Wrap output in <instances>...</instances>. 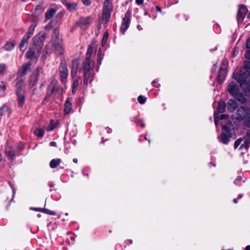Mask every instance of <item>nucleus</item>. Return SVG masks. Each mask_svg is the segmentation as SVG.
Instances as JSON below:
<instances>
[{
    "label": "nucleus",
    "instance_id": "1",
    "mask_svg": "<svg viewBox=\"0 0 250 250\" xmlns=\"http://www.w3.org/2000/svg\"><path fill=\"white\" fill-rule=\"evenodd\" d=\"M46 36L45 33H40L32 39V44L26 53V56L28 59L37 60L39 57Z\"/></svg>",
    "mask_w": 250,
    "mask_h": 250
},
{
    "label": "nucleus",
    "instance_id": "2",
    "mask_svg": "<svg viewBox=\"0 0 250 250\" xmlns=\"http://www.w3.org/2000/svg\"><path fill=\"white\" fill-rule=\"evenodd\" d=\"M93 47L89 45L86 56V60L83 66L84 72V83L87 84L88 83H90L92 80L93 75L91 71L93 70L94 67V62L90 60L91 55L93 53Z\"/></svg>",
    "mask_w": 250,
    "mask_h": 250
},
{
    "label": "nucleus",
    "instance_id": "3",
    "mask_svg": "<svg viewBox=\"0 0 250 250\" xmlns=\"http://www.w3.org/2000/svg\"><path fill=\"white\" fill-rule=\"evenodd\" d=\"M250 77V70L243 71L240 70V73H236L234 75V78L240 84L241 88L244 92L250 91V80H247V77Z\"/></svg>",
    "mask_w": 250,
    "mask_h": 250
},
{
    "label": "nucleus",
    "instance_id": "4",
    "mask_svg": "<svg viewBox=\"0 0 250 250\" xmlns=\"http://www.w3.org/2000/svg\"><path fill=\"white\" fill-rule=\"evenodd\" d=\"M16 94L18 98V104L22 107L24 102V80L22 78L17 77L15 80Z\"/></svg>",
    "mask_w": 250,
    "mask_h": 250
},
{
    "label": "nucleus",
    "instance_id": "5",
    "mask_svg": "<svg viewBox=\"0 0 250 250\" xmlns=\"http://www.w3.org/2000/svg\"><path fill=\"white\" fill-rule=\"evenodd\" d=\"M57 81L56 79L52 77L51 78V82L48 86L47 90L46 96L44 100H48L54 93H58V94H62L63 91V89L57 85Z\"/></svg>",
    "mask_w": 250,
    "mask_h": 250
},
{
    "label": "nucleus",
    "instance_id": "6",
    "mask_svg": "<svg viewBox=\"0 0 250 250\" xmlns=\"http://www.w3.org/2000/svg\"><path fill=\"white\" fill-rule=\"evenodd\" d=\"M59 69L61 80L62 83H64L66 82L68 74V71L65 61L61 62Z\"/></svg>",
    "mask_w": 250,
    "mask_h": 250
},
{
    "label": "nucleus",
    "instance_id": "7",
    "mask_svg": "<svg viewBox=\"0 0 250 250\" xmlns=\"http://www.w3.org/2000/svg\"><path fill=\"white\" fill-rule=\"evenodd\" d=\"M42 73L43 69L41 67L37 68L36 70L33 72L31 76L29 81V85L31 87H33L39 81V76L41 74H42Z\"/></svg>",
    "mask_w": 250,
    "mask_h": 250
},
{
    "label": "nucleus",
    "instance_id": "8",
    "mask_svg": "<svg viewBox=\"0 0 250 250\" xmlns=\"http://www.w3.org/2000/svg\"><path fill=\"white\" fill-rule=\"evenodd\" d=\"M250 114L249 103L246 105V107L241 106L237 111V117L236 118L238 120H242L248 116Z\"/></svg>",
    "mask_w": 250,
    "mask_h": 250
},
{
    "label": "nucleus",
    "instance_id": "9",
    "mask_svg": "<svg viewBox=\"0 0 250 250\" xmlns=\"http://www.w3.org/2000/svg\"><path fill=\"white\" fill-rule=\"evenodd\" d=\"M248 10L245 5H240L238 10L237 18L238 22L242 21L247 15Z\"/></svg>",
    "mask_w": 250,
    "mask_h": 250
},
{
    "label": "nucleus",
    "instance_id": "10",
    "mask_svg": "<svg viewBox=\"0 0 250 250\" xmlns=\"http://www.w3.org/2000/svg\"><path fill=\"white\" fill-rule=\"evenodd\" d=\"M130 12L128 11L126 12L125 16L123 19V23L121 26V31L124 34L125 31L128 28L129 25Z\"/></svg>",
    "mask_w": 250,
    "mask_h": 250
},
{
    "label": "nucleus",
    "instance_id": "11",
    "mask_svg": "<svg viewBox=\"0 0 250 250\" xmlns=\"http://www.w3.org/2000/svg\"><path fill=\"white\" fill-rule=\"evenodd\" d=\"M54 32H55V34H56V39L55 40V44L54 50H55L56 53L58 56H62L63 53V48H62V45L60 43L57 42L58 38V32L57 30H55Z\"/></svg>",
    "mask_w": 250,
    "mask_h": 250
},
{
    "label": "nucleus",
    "instance_id": "12",
    "mask_svg": "<svg viewBox=\"0 0 250 250\" xmlns=\"http://www.w3.org/2000/svg\"><path fill=\"white\" fill-rule=\"evenodd\" d=\"M30 65L31 64L30 63L23 64L18 70V77L21 78V77L25 76L27 74V71L30 69Z\"/></svg>",
    "mask_w": 250,
    "mask_h": 250
},
{
    "label": "nucleus",
    "instance_id": "13",
    "mask_svg": "<svg viewBox=\"0 0 250 250\" xmlns=\"http://www.w3.org/2000/svg\"><path fill=\"white\" fill-rule=\"evenodd\" d=\"M111 6L103 5V12L102 14L103 20L106 22L110 17Z\"/></svg>",
    "mask_w": 250,
    "mask_h": 250
},
{
    "label": "nucleus",
    "instance_id": "14",
    "mask_svg": "<svg viewBox=\"0 0 250 250\" xmlns=\"http://www.w3.org/2000/svg\"><path fill=\"white\" fill-rule=\"evenodd\" d=\"M246 145V143H245V141H243V139L242 138H240L236 140L235 142L234 145V148L235 149L237 148L239 146V149L240 150H242L244 149L245 150H248L249 148H247L245 146Z\"/></svg>",
    "mask_w": 250,
    "mask_h": 250
},
{
    "label": "nucleus",
    "instance_id": "15",
    "mask_svg": "<svg viewBox=\"0 0 250 250\" xmlns=\"http://www.w3.org/2000/svg\"><path fill=\"white\" fill-rule=\"evenodd\" d=\"M228 90L229 92L233 96L236 93L238 92V86L235 82H232L229 84Z\"/></svg>",
    "mask_w": 250,
    "mask_h": 250
},
{
    "label": "nucleus",
    "instance_id": "16",
    "mask_svg": "<svg viewBox=\"0 0 250 250\" xmlns=\"http://www.w3.org/2000/svg\"><path fill=\"white\" fill-rule=\"evenodd\" d=\"M78 70V60L75 59L72 62L71 65V75L72 77H75L77 76Z\"/></svg>",
    "mask_w": 250,
    "mask_h": 250
},
{
    "label": "nucleus",
    "instance_id": "17",
    "mask_svg": "<svg viewBox=\"0 0 250 250\" xmlns=\"http://www.w3.org/2000/svg\"><path fill=\"white\" fill-rule=\"evenodd\" d=\"M237 107L238 104L234 100L230 99L228 102V109L230 112L234 111Z\"/></svg>",
    "mask_w": 250,
    "mask_h": 250
},
{
    "label": "nucleus",
    "instance_id": "18",
    "mask_svg": "<svg viewBox=\"0 0 250 250\" xmlns=\"http://www.w3.org/2000/svg\"><path fill=\"white\" fill-rule=\"evenodd\" d=\"M227 72L225 69H221L218 73L217 80L219 83H221L225 80Z\"/></svg>",
    "mask_w": 250,
    "mask_h": 250
},
{
    "label": "nucleus",
    "instance_id": "19",
    "mask_svg": "<svg viewBox=\"0 0 250 250\" xmlns=\"http://www.w3.org/2000/svg\"><path fill=\"white\" fill-rule=\"evenodd\" d=\"M90 22L89 18H82L79 21V23L81 24V27L84 29L87 27Z\"/></svg>",
    "mask_w": 250,
    "mask_h": 250
},
{
    "label": "nucleus",
    "instance_id": "20",
    "mask_svg": "<svg viewBox=\"0 0 250 250\" xmlns=\"http://www.w3.org/2000/svg\"><path fill=\"white\" fill-rule=\"evenodd\" d=\"M55 42H50L45 47V52L46 54H49L51 53L52 51L55 49Z\"/></svg>",
    "mask_w": 250,
    "mask_h": 250
},
{
    "label": "nucleus",
    "instance_id": "21",
    "mask_svg": "<svg viewBox=\"0 0 250 250\" xmlns=\"http://www.w3.org/2000/svg\"><path fill=\"white\" fill-rule=\"evenodd\" d=\"M71 109L72 104L71 103V99L70 98H68L64 104V113L65 114H68L70 112Z\"/></svg>",
    "mask_w": 250,
    "mask_h": 250
},
{
    "label": "nucleus",
    "instance_id": "22",
    "mask_svg": "<svg viewBox=\"0 0 250 250\" xmlns=\"http://www.w3.org/2000/svg\"><path fill=\"white\" fill-rule=\"evenodd\" d=\"M234 98L238 101L241 102V103H245L247 100L244 96V95L239 92L236 93L234 95H233Z\"/></svg>",
    "mask_w": 250,
    "mask_h": 250
},
{
    "label": "nucleus",
    "instance_id": "23",
    "mask_svg": "<svg viewBox=\"0 0 250 250\" xmlns=\"http://www.w3.org/2000/svg\"><path fill=\"white\" fill-rule=\"evenodd\" d=\"M56 13V10L54 8H49L45 13V19L46 20L51 19Z\"/></svg>",
    "mask_w": 250,
    "mask_h": 250
},
{
    "label": "nucleus",
    "instance_id": "24",
    "mask_svg": "<svg viewBox=\"0 0 250 250\" xmlns=\"http://www.w3.org/2000/svg\"><path fill=\"white\" fill-rule=\"evenodd\" d=\"M220 141L224 144L227 145L229 142L230 139L228 135L224 133H221L220 134Z\"/></svg>",
    "mask_w": 250,
    "mask_h": 250
},
{
    "label": "nucleus",
    "instance_id": "25",
    "mask_svg": "<svg viewBox=\"0 0 250 250\" xmlns=\"http://www.w3.org/2000/svg\"><path fill=\"white\" fill-rule=\"evenodd\" d=\"M36 26V24H32L31 25H30L28 32L24 36L25 37H26L28 39H29L33 34Z\"/></svg>",
    "mask_w": 250,
    "mask_h": 250
},
{
    "label": "nucleus",
    "instance_id": "26",
    "mask_svg": "<svg viewBox=\"0 0 250 250\" xmlns=\"http://www.w3.org/2000/svg\"><path fill=\"white\" fill-rule=\"evenodd\" d=\"M226 109V104L223 101H221L218 103L217 107V112L219 113H223Z\"/></svg>",
    "mask_w": 250,
    "mask_h": 250
},
{
    "label": "nucleus",
    "instance_id": "27",
    "mask_svg": "<svg viewBox=\"0 0 250 250\" xmlns=\"http://www.w3.org/2000/svg\"><path fill=\"white\" fill-rule=\"evenodd\" d=\"M61 162L60 159H53L50 163V166L52 168H55L59 166Z\"/></svg>",
    "mask_w": 250,
    "mask_h": 250
},
{
    "label": "nucleus",
    "instance_id": "28",
    "mask_svg": "<svg viewBox=\"0 0 250 250\" xmlns=\"http://www.w3.org/2000/svg\"><path fill=\"white\" fill-rule=\"evenodd\" d=\"M28 40L26 37L24 36L23 37L19 46L21 51H24L26 49V46L24 47V45L27 43Z\"/></svg>",
    "mask_w": 250,
    "mask_h": 250
},
{
    "label": "nucleus",
    "instance_id": "29",
    "mask_svg": "<svg viewBox=\"0 0 250 250\" xmlns=\"http://www.w3.org/2000/svg\"><path fill=\"white\" fill-rule=\"evenodd\" d=\"M15 45V42H7L4 47V50L6 51L12 50Z\"/></svg>",
    "mask_w": 250,
    "mask_h": 250
},
{
    "label": "nucleus",
    "instance_id": "30",
    "mask_svg": "<svg viewBox=\"0 0 250 250\" xmlns=\"http://www.w3.org/2000/svg\"><path fill=\"white\" fill-rule=\"evenodd\" d=\"M10 112H11L9 108L5 105H3L1 107H0V116H2L5 115L6 113H7V114L9 115L10 114Z\"/></svg>",
    "mask_w": 250,
    "mask_h": 250
},
{
    "label": "nucleus",
    "instance_id": "31",
    "mask_svg": "<svg viewBox=\"0 0 250 250\" xmlns=\"http://www.w3.org/2000/svg\"><path fill=\"white\" fill-rule=\"evenodd\" d=\"M245 143H246V147L249 148L250 145V132H248L246 136L243 138Z\"/></svg>",
    "mask_w": 250,
    "mask_h": 250
},
{
    "label": "nucleus",
    "instance_id": "32",
    "mask_svg": "<svg viewBox=\"0 0 250 250\" xmlns=\"http://www.w3.org/2000/svg\"><path fill=\"white\" fill-rule=\"evenodd\" d=\"M65 5H66L67 9H69L70 11H72V10L76 9L77 3H66Z\"/></svg>",
    "mask_w": 250,
    "mask_h": 250
},
{
    "label": "nucleus",
    "instance_id": "33",
    "mask_svg": "<svg viewBox=\"0 0 250 250\" xmlns=\"http://www.w3.org/2000/svg\"><path fill=\"white\" fill-rule=\"evenodd\" d=\"M7 156L12 159L14 160L15 158V154L13 150H10L6 152Z\"/></svg>",
    "mask_w": 250,
    "mask_h": 250
},
{
    "label": "nucleus",
    "instance_id": "34",
    "mask_svg": "<svg viewBox=\"0 0 250 250\" xmlns=\"http://www.w3.org/2000/svg\"><path fill=\"white\" fill-rule=\"evenodd\" d=\"M241 69H243V71L250 70V61H246L244 62V67Z\"/></svg>",
    "mask_w": 250,
    "mask_h": 250
},
{
    "label": "nucleus",
    "instance_id": "35",
    "mask_svg": "<svg viewBox=\"0 0 250 250\" xmlns=\"http://www.w3.org/2000/svg\"><path fill=\"white\" fill-rule=\"evenodd\" d=\"M34 133L38 137H42L43 135L44 131L42 129L37 128L34 130Z\"/></svg>",
    "mask_w": 250,
    "mask_h": 250
},
{
    "label": "nucleus",
    "instance_id": "36",
    "mask_svg": "<svg viewBox=\"0 0 250 250\" xmlns=\"http://www.w3.org/2000/svg\"><path fill=\"white\" fill-rule=\"evenodd\" d=\"M6 65L4 63L0 64V75H2L6 71Z\"/></svg>",
    "mask_w": 250,
    "mask_h": 250
},
{
    "label": "nucleus",
    "instance_id": "37",
    "mask_svg": "<svg viewBox=\"0 0 250 250\" xmlns=\"http://www.w3.org/2000/svg\"><path fill=\"white\" fill-rule=\"evenodd\" d=\"M78 85V81L77 80H75L73 83V89H72V92L75 93L76 92L77 90V86Z\"/></svg>",
    "mask_w": 250,
    "mask_h": 250
},
{
    "label": "nucleus",
    "instance_id": "38",
    "mask_svg": "<svg viewBox=\"0 0 250 250\" xmlns=\"http://www.w3.org/2000/svg\"><path fill=\"white\" fill-rule=\"evenodd\" d=\"M138 101L140 104H143L145 103L146 100L144 96L140 95L138 97Z\"/></svg>",
    "mask_w": 250,
    "mask_h": 250
},
{
    "label": "nucleus",
    "instance_id": "39",
    "mask_svg": "<svg viewBox=\"0 0 250 250\" xmlns=\"http://www.w3.org/2000/svg\"><path fill=\"white\" fill-rule=\"evenodd\" d=\"M55 127V126L52 124V122L50 123L48 126L46 127V130L47 131H50L53 130Z\"/></svg>",
    "mask_w": 250,
    "mask_h": 250
},
{
    "label": "nucleus",
    "instance_id": "40",
    "mask_svg": "<svg viewBox=\"0 0 250 250\" xmlns=\"http://www.w3.org/2000/svg\"><path fill=\"white\" fill-rule=\"evenodd\" d=\"M67 242L69 245H74L75 244V238L73 236H70V239H67Z\"/></svg>",
    "mask_w": 250,
    "mask_h": 250
},
{
    "label": "nucleus",
    "instance_id": "41",
    "mask_svg": "<svg viewBox=\"0 0 250 250\" xmlns=\"http://www.w3.org/2000/svg\"><path fill=\"white\" fill-rule=\"evenodd\" d=\"M108 36V34L107 33H105L104 36H103L102 39V44L104 45L105 43Z\"/></svg>",
    "mask_w": 250,
    "mask_h": 250
},
{
    "label": "nucleus",
    "instance_id": "42",
    "mask_svg": "<svg viewBox=\"0 0 250 250\" xmlns=\"http://www.w3.org/2000/svg\"><path fill=\"white\" fill-rule=\"evenodd\" d=\"M36 13H38L39 14H41L42 12V5H38L35 9Z\"/></svg>",
    "mask_w": 250,
    "mask_h": 250
},
{
    "label": "nucleus",
    "instance_id": "43",
    "mask_svg": "<svg viewBox=\"0 0 250 250\" xmlns=\"http://www.w3.org/2000/svg\"><path fill=\"white\" fill-rule=\"evenodd\" d=\"M82 1L83 4L86 6L90 5L91 4L90 0H82Z\"/></svg>",
    "mask_w": 250,
    "mask_h": 250
},
{
    "label": "nucleus",
    "instance_id": "44",
    "mask_svg": "<svg viewBox=\"0 0 250 250\" xmlns=\"http://www.w3.org/2000/svg\"><path fill=\"white\" fill-rule=\"evenodd\" d=\"M245 56L247 59H250V49L246 51Z\"/></svg>",
    "mask_w": 250,
    "mask_h": 250
},
{
    "label": "nucleus",
    "instance_id": "45",
    "mask_svg": "<svg viewBox=\"0 0 250 250\" xmlns=\"http://www.w3.org/2000/svg\"><path fill=\"white\" fill-rule=\"evenodd\" d=\"M222 128L224 129V130H225L226 131V132H229L230 130V129L229 127H228L227 125H223L222 126Z\"/></svg>",
    "mask_w": 250,
    "mask_h": 250
},
{
    "label": "nucleus",
    "instance_id": "46",
    "mask_svg": "<svg viewBox=\"0 0 250 250\" xmlns=\"http://www.w3.org/2000/svg\"><path fill=\"white\" fill-rule=\"evenodd\" d=\"M104 5L106 6H111V3H110V0H105Z\"/></svg>",
    "mask_w": 250,
    "mask_h": 250
},
{
    "label": "nucleus",
    "instance_id": "47",
    "mask_svg": "<svg viewBox=\"0 0 250 250\" xmlns=\"http://www.w3.org/2000/svg\"><path fill=\"white\" fill-rule=\"evenodd\" d=\"M43 212L47 213L49 214H55L53 211H52L50 210H48L47 209H44V211H43Z\"/></svg>",
    "mask_w": 250,
    "mask_h": 250
},
{
    "label": "nucleus",
    "instance_id": "48",
    "mask_svg": "<svg viewBox=\"0 0 250 250\" xmlns=\"http://www.w3.org/2000/svg\"><path fill=\"white\" fill-rule=\"evenodd\" d=\"M246 47L248 49H250V37L248 38L246 42Z\"/></svg>",
    "mask_w": 250,
    "mask_h": 250
},
{
    "label": "nucleus",
    "instance_id": "49",
    "mask_svg": "<svg viewBox=\"0 0 250 250\" xmlns=\"http://www.w3.org/2000/svg\"><path fill=\"white\" fill-rule=\"evenodd\" d=\"M51 24L52 22H50L48 25H47L45 26V29L48 30L51 29L52 28Z\"/></svg>",
    "mask_w": 250,
    "mask_h": 250
},
{
    "label": "nucleus",
    "instance_id": "50",
    "mask_svg": "<svg viewBox=\"0 0 250 250\" xmlns=\"http://www.w3.org/2000/svg\"><path fill=\"white\" fill-rule=\"evenodd\" d=\"M241 179H242V177L241 176H238L237 178L234 181V184H237L238 182L241 181Z\"/></svg>",
    "mask_w": 250,
    "mask_h": 250
},
{
    "label": "nucleus",
    "instance_id": "51",
    "mask_svg": "<svg viewBox=\"0 0 250 250\" xmlns=\"http://www.w3.org/2000/svg\"><path fill=\"white\" fill-rule=\"evenodd\" d=\"M228 116L226 114H222L220 116V120H223L227 118Z\"/></svg>",
    "mask_w": 250,
    "mask_h": 250
},
{
    "label": "nucleus",
    "instance_id": "52",
    "mask_svg": "<svg viewBox=\"0 0 250 250\" xmlns=\"http://www.w3.org/2000/svg\"><path fill=\"white\" fill-rule=\"evenodd\" d=\"M217 113L216 112H215L214 113V122L215 123L216 125H217V122H218V120L217 119Z\"/></svg>",
    "mask_w": 250,
    "mask_h": 250
},
{
    "label": "nucleus",
    "instance_id": "53",
    "mask_svg": "<svg viewBox=\"0 0 250 250\" xmlns=\"http://www.w3.org/2000/svg\"><path fill=\"white\" fill-rule=\"evenodd\" d=\"M137 4L141 5L144 2V0H135Z\"/></svg>",
    "mask_w": 250,
    "mask_h": 250
},
{
    "label": "nucleus",
    "instance_id": "54",
    "mask_svg": "<svg viewBox=\"0 0 250 250\" xmlns=\"http://www.w3.org/2000/svg\"><path fill=\"white\" fill-rule=\"evenodd\" d=\"M33 209L36 211H44V208H34Z\"/></svg>",
    "mask_w": 250,
    "mask_h": 250
},
{
    "label": "nucleus",
    "instance_id": "55",
    "mask_svg": "<svg viewBox=\"0 0 250 250\" xmlns=\"http://www.w3.org/2000/svg\"><path fill=\"white\" fill-rule=\"evenodd\" d=\"M50 145L51 146H57V144L55 142H52L50 143Z\"/></svg>",
    "mask_w": 250,
    "mask_h": 250
},
{
    "label": "nucleus",
    "instance_id": "56",
    "mask_svg": "<svg viewBox=\"0 0 250 250\" xmlns=\"http://www.w3.org/2000/svg\"><path fill=\"white\" fill-rule=\"evenodd\" d=\"M0 88L2 90H4L5 89V86L4 85H0Z\"/></svg>",
    "mask_w": 250,
    "mask_h": 250
},
{
    "label": "nucleus",
    "instance_id": "57",
    "mask_svg": "<svg viewBox=\"0 0 250 250\" xmlns=\"http://www.w3.org/2000/svg\"><path fill=\"white\" fill-rule=\"evenodd\" d=\"M245 250H250V246H248L245 248Z\"/></svg>",
    "mask_w": 250,
    "mask_h": 250
},
{
    "label": "nucleus",
    "instance_id": "58",
    "mask_svg": "<svg viewBox=\"0 0 250 250\" xmlns=\"http://www.w3.org/2000/svg\"><path fill=\"white\" fill-rule=\"evenodd\" d=\"M156 9H157L158 11H159V12H161V9L160 7H159L158 6H157L156 7Z\"/></svg>",
    "mask_w": 250,
    "mask_h": 250
},
{
    "label": "nucleus",
    "instance_id": "59",
    "mask_svg": "<svg viewBox=\"0 0 250 250\" xmlns=\"http://www.w3.org/2000/svg\"><path fill=\"white\" fill-rule=\"evenodd\" d=\"M73 162L75 163H77L78 162V159L77 158H74L73 159Z\"/></svg>",
    "mask_w": 250,
    "mask_h": 250
},
{
    "label": "nucleus",
    "instance_id": "60",
    "mask_svg": "<svg viewBox=\"0 0 250 250\" xmlns=\"http://www.w3.org/2000/svg\"><path fill=\"white\" fill-rule=\"evenodd\" d=\"M45 85V82H44L43 83H42L41 84V87H43V86H44Z\"/></svg>",
    "mask_w": 250,
    "mask_h": 250
},
{
    "label": "nucleus",
    "instance_id": "61",
    "mask_svg": "<svg viewBox=\"0 0 250 250\" xmlns=\"http://www.w3.org/2000/svg\"><path fill=\"white\" fill-rule=\"evenodd\" d=\"M233 202H234V203H237V200H236V199H234L233 200Z\"/></svg>",
    "mask_w": 250,
    "mask_h": 250
},
{
    "label": "nucleus",
    "instance_id": "62",
    "mask_svg": "<svg viewBox=\"0 0 250 250\" xmlns=\"http://www.w3.org/2000/svg\"><path fill=\"white\" fill-rule=\"evenodd\" d=\"M249 111L250 112V103H249Z\"/></svg>",
    "mask_w": 250,
    "mask_h": 250
},
{
    "label": "nucleus",
    "instance_id": "63",
    "mask_svg": "<svg viewBox=\"0 0 250 250\" xmlns=\"http://www.w3.org/2000/svg\"><path fill=\"white\" fill-rule=\"evenodd\" d=\"M61 16V14H58V15H57V16Z\"/></svg>",
    "mask_w": 250,
    "mask_h": 250
},
{
    "label": "nucleus",
    "instance_id": "64",
    "mask_svg": "<svg viewBox=\"0 0 250 250\" xmlns=\"http://www.w3.org/2000/svg\"><path fill=\"white\" fill-rule=\"evenodd\" d=\"M248 17L250 18V13H249Z\"/></svg>",
    "mask_w": 250,
    "mask_h": 250
}]
</instances>
